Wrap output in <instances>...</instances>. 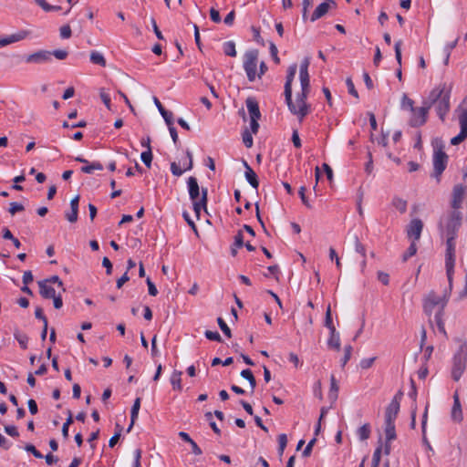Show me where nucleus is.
<instances>
[{
  "label": "nucleus",
  "instance_id": "1",
  "mask_svg": "<svg viewBox=\"0 0 467 467\" xmlns=\"http://www.w3.org/2000/svg\"><path fill=\"white\" fill-rule=\"evenodd\" d=\"M309 61L305 58L299 68V78L301 84V93L297 94L295 101L292 100V82L295 78L297 66L296 64L291 65L287 69L286 82L285 84V97L290 111L302 119L307 113V107L305 99L309 91V75H308Z\"/></svg>",
  "mask_w": 467,
  "mask_h": 467
},
{
  "label": "nucleus",
  "instance_id": "2",
  "mask_svg": "<svg viewBox=\"0 0 467 467\" xmlns=\"http://www.w3.org/2000/svg\"><path fill=\"white\" fill-rule=\"evenodd\" d=\"M451 91V88L450 86H447L445 83L440 84L430 92L425 100L429 109L431 106H435L436 112L441 120H444L446 114L450 110Z\"/></svg>",
  "mask_w": 467,
  "mask_h": 467
},
{
  "label": "nucleus",
  "instance_id": "3",
  "mask_svg": "<svg viewBox=\"0 0 467 467\" xmlns=\"http://www.w3.org/2000/svg\"><path fill=\"white\" fill-rule=\"evenodd\" d=\"M462 215L460 211L451 210L440 220L439 231L442 237L455 240L462 225Z\"/></svg>",
  "mask_w": 467,
  "mask_h": 467
},
{
  "label": "nucleus",
  "instance_id": "4",
  "mask_svg": "<svg viewBox=\"0 0 467 467\" xmlns=\"http://www.w3.org/2000/svg\"><path fill=\"white\" fill-rule=\"evenodd\" d=\"M188 190L191 200L192 201L193 210L197 216L200 215L202 210H206L207 204V189H202L200 196V188L196 178L190 177L188 179Z\"/></svg>",
  "mask_w": 467,
  "mask_h": 467
},
{
  "label": "nucleus",
  "instance_id": "5",
  "mask_svg": "<svg viewBox=\"0 0 467 467\" xmlns=\"http://www.w3.org/2000/svg\"><path fill=\"white\" fill-rule=\"evenodd\" d=\"M448 303L446 295L439 296L435 292H430L423 301V310L429 317L433 313L443 314V310Z\"/></svg>",
  "mask_w": 467,
  "mask_h": 467
},
{
  "label": "nucleus",
  "instance_id": "6",
  "mask_svg": "<svg viewBox=\"0 0 467 467\" xmlns=\"http://www.w3.org/2000/svg\"><path fill=\"white\" fill-rule=\"evenodd\" d=\"M467 363V350L464 345H462L459 351L454 355L451 377L458 381L463 374Z\"/></svg>",
  "mask_w": 467,
  "mask_h": 467
},
{
  "label": "nucleus",
  "instance_id": "7",
  "mask_svg": "<svg viewBox=\"0 0 467 467\" xmlns=\"http://www.w3.org/2000/svg\"><path fill=\"white\" fill-rule=\"evenodd\" d=\"M461 127L460 133L451 140L452 145H458L467 138V102L463 101L456 109Z\"/></svg>",
  "mask_w": 467,
  "mask_h": 467
},
{
  "label": "nucleus",
  "instance_id": "8",
  "mask_svg": "<svg viewBox=\"0 0 467 467\" xmlns=\"http://www.w3.org/2000/svg\"><path fill=\"white\" fill-rule=\"evenodd\" d=\"M455 240L446 239L445 268L450 285L452 282L455 265Z\"/></svg>",
  "mask_w": 467,
  "mask_h": 467
},
{
  "label": "nucleus",
  "instance_id": "9",
  "mask_svg": "<svg viewBox=\"0 0 467 467\" xmlns=\"http://www.w3.org/2000/svg\"><path fill=\"white\" fill-rule=\"evenodd\" d=\"M258 63L257 50H249L244 56V68L250 81H254L257 76L256 68Z\"/></svg>",
  "mask_w": 467,
  "mask_h": 467
},
{
  "label": "nucleus",
  "instance_id": "10",
  "mask_svg": "<svg viewBox=\"0 0 467 467\" xmlns=\"http://www.w3.org/2000/svg\"><path fill=\"white\" fill-rule=\"evenodd\" d=\"M429 110V106L426 104L425 100L423 101V105L421 107H415L413 109H410L409 124L411 127H420L424 125L428 119Z\"/></svg>",
  "mask_w": 467,
  "mask_h": 467
},
{
  "label": "nucleus",
  "instance_id": "11",
  "mask_svg": "<svg viewBox=\"0 0 467 467\" xmlns=\"http://www.w3.org/2000/svg\"><path fill=\"white\" fill-rule=\"evenodd\" d=\"M245 103L250 115V128L252 133L256 134L259 129L258 119L261 117L258 103L253 98H248Z\"/></svg>",
  "mask_w": 467,
  "mask_h": 467
},
{
  "label": "nucleus",
  "instance_id": "12",
  "mask_svg": "<svg viewBox=\"0 0 467 467\" xmlns=\"http://www.w3.org/2000/svg\"><path fill=\"white\" fill-rule=\"evenodd\" d=\"M433 168L434 172L433 176L437 178L439 181V177L441 175L443 171L445 170L448 162V156L442 150V148H435L433 153Z\"/></svg>",
  "mask_w": 467,
  "mask_h": 467
},
{
  "label": "nucleus",
  "instance_id": "13",
  "mask_svg": "<svg viewBox=\"0 0 467 467\" xmlns=\"http://www.w3.org/2000/svg\"><path fill=\"white\" fill-rule=\"evenodd\" d=\"M402 396H403V393L400 390L394 396L391 402L389 404V406L386 409L385 421H390V422L395 421V420L398 416V413L400 411V400L402 399Z\"/></svg>",
  "mask_w": 467,
  "mask_h": 467
},
{
  "label": "nucleus",
  "instance_id": "14",
  "mask_svg": "<svg viewBox=\"0 0 467 467\" xmlns=\"http://www.w3.org/2000/svg\"><path fill=\"white\" fill-rule=\"evenodd\" d=\"M466 192L467 187L462 184H457L453 187L451 202V210L459 211L462 207Z\"/></svg>",
  "mask_w": 467,
  "mask_h": 467
},
{
  "label": "nucleus",
  "instance_id": "15",
  "mask_svg": "<svg viewBox=\"0 0 467 467\" xmlns=\"http://www.w3.org/2000/svg\"><path fill=\"white\" fill-rule=\"evenodd\" d=\"M423 223L420 219H413L410 221L408 228L407 234L410 238H413L414 242L418 241L420 238V234L422 232Z\"/></svg>",
  "mask_w": 467,
  "mask_h": 467
},
{
  "label": "nucleus",
  "instance_id": "16",
  "mask_svg": "<svg viewBox=\"0 0 467 467\" xmlns=\"http://www.w3.org/2000/svg\"><path fill=\"white\" fill-rule=\"evenodd\" d=\"M28 35L27 31L22 30L17 33L0 37V48L8 46L10 44L21 41L25 39Z\"/></svg>",
  "mask_w": 467,
  "mask_h": 467
},
{
  "label": "nucleus",
  "instance_id": "17",
  "mask_svg": "<svg viewBox=\"0 0 467 467\" xmlns=\"http://www.w3.org/2000/svg\"><path fill=\"white\" fill-rule=\"evenodd\" d=\"M51 59V53L46 50H40L26 57L27 63L41 64Z\"/></svg>",
  "mask_w": 467,
  "mask_h": 467
},
{
  "label": "nucleus",
  "instance_id": "18",
  "mask_svg": "<svg viewBox=\"0 0 467 467\" xmlns=\"http://www.w3.org/2000/svg\"><path fill=\"white\" fill-rule=\"evenodd\" d=\"M339 384L334 375L330 377V387L327 393V399L330 402V407L336 402L338 397Z\"/></svg>",
  "mask_w": 467,
  "mask_h": 467
},
{
  "label": "nucleus",
  "instance_id": "19",
  "mask_svg": "<svg viewBox=\"0 0 467 467\" xmlns=\"http://www.w3.org/2000/svg\"><path fill=\"white\" fill-rule=\"evenodd\" d=\"M78 202H79V196L77 195L70 201V208H71L70 212H67L65 214L67 220L70 223H75L78 221Z\"/></svg>",
  "mask_w": 467,
  "mask_h": 467
},
{
  "label": "nucleus",
  "instance_id": "20",
  "mask_svg": "<svg viewBox=\"0 0 467 467\" xmlns=\"http://www.w3.org/2000/svg\"><path fill=\"white\" fill-rule=\"evenodd\" d=\"M330 336L327 338V347L333 350L339 351L340 350V336L336 328H332L329 330Z\"/></svg>",
  "mask_w": 467,
  "mask_h": 467
},
{
  "label": "nucleus",
  "instance_id": "21",
  "mask_svg": "<svg viewBox=\"0 0 467 467\" xmlns=\"http://www.w3.org/2000/svg\"><path fill=\"white\" fill-rule=\"evenodd\" d=\"M451 418L454 421L460 422L462 420V411L457 393L453 396V406L451 410Z\"/></svg>",
  "mask_w": 467,
  "mask_h": 467
},
{
  "label": "nucleus",
  "instance_id": "22",
  "mask_svg": "<svg viewBox=\"0 0 467 467\" xmlns=\"http://www.w3.org/2000/svg\"><path fill=\"white\" fill-rule=\"evenodd\" d=\"M244 165L245 168V172H244L245 179L247 180V182L250 183V185L253 188L257 189L259 182L257 180L256 173L253 171V169L249 166V164L246 161H244Z\"/></svg>",
  "mask_w": 467,
  "mask_h": 467
},
{
  "label": "nucleus",
  "instance_id": "23",
  "mask_svg": "<svg viewBox=\"0 0 467 467\" xmlns=\"http://www.w3.org/2000/svg\"><path fill=\"white\" fill-rule=\"evenodd\" d=\"M40 295L45 298H52L57 295L56 290L48 285V281H40L38 283Z\"/></svg>",
  "mask_w": 467,
  "mask_h": 467
},
{
  "label": "nucleus",
  "instance_id": "24",
  "mask_svg": "<svg viewBox=\"0 0 467 467\" xmlns=\"http://www.w3.org/2000/svg\"><path fill=\"white\" fill-rule=\"evenodd\" d=\"M140 409V398H137L134 400L133 406L131 408V412H130L131 422L127 430L128 431H130L133 424L135 423L136 420L138 419Z\"/></svg>",
  "mask_w": 467,
  "mask_h": 467
},
{
  "label": "nucleus",
  "instance_id": "25",
  "mask_svg": "<svg viewBox=\"0 0 467 467\" xmlns=\"http://www.w3.org/2000/svg\"><path fill=\"white\" fill-rule=\"evenodd\" d=\"M172 389L175 390L181 391L182 389V372L179 370H174L170 379Z\"/></svg>",
  "mask_w": 467,
  "mask_h": 467
},
{
  "label": "nucleus",
  "instance_id": "26",
  "mask_svg": "<svg viewBox=\"0 0 467 467\" xmlns=\"http://www.w3.org/2000/svg\"><path fill=\"white\" fill-rule=\"evenodd\" d=\"M385 435L387 442H391L396 439L395 424L394 422L385 421Z\"/></svg>",
  "mask_w": 467,
  "mask_h": 467
},
{
  "label": "nucleus",
  "instance_id": "27",
  "mask_svg": "<svg viewBox=\"0 0 467 467\" xmlns=\"http://www.w3.org/2000/svg\"><path fill=\"white\" fill-rule=\"evenodd\" d=\"M90 61L93 64H97V65H99L101 67H106V59H105L104 56L100 52L92 51L90 53Z\"/></svg>",
  "mask_w": 467,
  "mask_h": 467
},
{
  "label": "nucleus",
  "instance_id": "28",
  "mask_svg": "<svg viewBox=\"0 0 467 467\" xmlns=\"http://www.w3.org/2000/svg\"><path fill=\"white\" fill-rule=\"evenodd\" d=\"M392 205L401 213H404L407 211V201L400 198L394 197L392 200Z\"/></svg>",
  "mask_w": 467,
  "mask_h": 467
},
{
  "label": "nucleus",
  "instance_id": "29",
  "mask_svg": "<svg viewBox=\"0 0 467 467\" xmlns=\"http://www.w3.org/2000/svg\"><path fill=\"white\" fill-rule=\"evenodd\" d=\"M223 50L225 55L230 57L236 56L235 44L234 41H226L223 44Z\"/></svg>",
  "mask_w": 467,
  "mask_h": 467
},
{
  "label": "nucleus",
  "instance_id": "30",
  "mask_svg": "<svg viewBox=\"0 0 467 467\" xmlns=\"http://www.w3.org/2000/svg\"><path fill=\"white\" fill-rule=\"evenodd\" d=\"M244 245L243 234L239 232L234 237V244L231 248V254L233 256L237 254V249Z\"/></svg>",
  "mask_w": 467,
  "mask_h": 467
},
{
  "label": "nucleus",
  "instance_id": "31",
  "mask_svg": "<svg viewBox=\"0 0 467 467\" xmlns=\"http://www.w3.org/2000/svg\"><path fill=\"white\" fill-rule=\"evenodd\" d=\"M103 166L99 162H93L87 164L81 168V171L84 173L91 174L94 171H101Z\"/></svg>",
  "mask_w": 467,
  "mask_h": 467
},
{
  "label": "nucleus",
  "instance_id": "32",
  "mask_svg": "<svg viewBox=\"0 0 467 467\" xmlns=\"http://www.w3.org/2000/svg\"><path fill=\"white\" fill-rule=\"evenodd\" d=\"M358 438L361 440V441H366L369 438V435H370V426L369 424H364L363 426H361L360 428L358 429Z\"/></svg>",
  "mask_w": 467,
  "mask_h": 467
},
{
  "label": "nucleus",
  "instance_id": "33",
  "mask_svg": "<svg viewBox=\"0 0 467 467\" xmlns=\"http://www.w3.org/2000/svg\"><path fill=\"white\" fill-rule=\"evenodd\" d=\"M241 376L249 381L251 389L254 390L256 385V381L252 371L250 369H244L241 372Z\"/></svg>",
  "mask_w": 467,
  "mask_h": 467
},
{
  "label": "nucleus",
  "instance_id": "34",
  "mask_svg": "<svg viewBox=\"0 0 467 467\" xmlns=\"http://www.w3.org/2000/svg\"><path fill=\"white\" fill-rule=\"evenodd\" d=\"M36 3L46 12L57 11L60 9V6L51 5L46 0H36Z\"/></svg>",
  "mask_w": 467,
  "mask_h": 467
},
{
  "label": "nucleus",
  "instance_id": "35",
  "mask_svg": "<svg viewBox=\"0 0 467 467\" xmlns=\"http://www.w3.org/2000/svg\"><path fill=\"white\" fill-rule=\"evenodd\" d=\"M306 187L302 186L299 189V196L301 198L302 202L309 209L313 208L312 202L309 197L306 194Z\"/></svg>",
  "mask_w": 467,
  "mask_h": 467
},
{
  "label": "nucleus",
  "instance_id": "36",
  "mask_svg": "<svg viewBox=\"0 0 467 467\" xmlns=\"http://www.w3.org/2000/svg\"><path fill=\"white\" fill-rule=\"evenodd\" d=\"M401 108L402 109L410 110L413 109L414 107V101L410 99L406 94H403L401 99Z\"/></svg>",
  "mask_w": 467,
  "mask_h": 467
},
{
  "label": "nucleus",
  "instance_id": "37",
  "mask_svg": "<svg viewBox=\"0 0 467 467\" xmlns=\"http://www.w3.org/2000/svg\"><path fill=\"white\" fill-rule=\"evenodd\" d=\"M353 348L350 345H347L344 348V357L341 358L340 363L341 366L344 367L348 361L350 359L352 355Z\"/></svg>",
  "mask_w": 467,
  "mask_h": 467
},
{
  "label": "nucleus",
  "instance_id": "38",
  "mask_svg": "<svg viewBox=\"0 0 467 467\" xmlns=\"http://www.w3.org/2000/svg\"><path fill=\"white\" fill-rule=\"evenodd\" d=\"M140 159L143 161V163L150 168L152 161L151 149L146 150L145 151L141 152Z\"/></svg>",
  "mask_w": 467,
  "mask_h": 467
},
{
  "label": "nucleus",
  "instance_id": "39",
  "mask_svg": "<svg viewBox=\"0 0 467 467\" xmlns=\"http://www.w3.org/2000/svg\"><path fill=\"white\" fill-rule=\"evenodd\" d=\"M442 316H443V314L435 313V315H434V321L436 323V326H437L439 331L441 333H442L443 335H446V331H445V327H444V323L442 321Z\"/></svg>",
  "mask_w": 467,
  "mask_h": 467
},
{
  "label": "nucleus",
  "instance_id": "40",
  "mask_svg": "<svg viewBox=\"0 0 467 467\" xmlns=\"http://www.w3.org/2000/svg\"><path fill=\"white\" fill-rule=\"evenodd\" d=\"M67 414H68V418L67 419L66 422L63 424V427H62V434H63L64 438L68 437V429H69L70 424H72V422H73V417H72L71 411L68 410Z\"/></svg>",
  "mask_w": 467,
  "mask_h": 467
},
{
  "label": "nucleus",
  "instance_id": "41",
  "mask_svg": "<svg viewBox=\"0 0 467 467\" xmlns=\"http://www.w3.org/2000/svg\"><path fill=\"white\" fill-rule=\"evenodd\" d=\"M99 96H100V99H102L103 103L107 107V109L111 110L112 109H111L110 98H109V95L105 91L104 88H100Z\"/></svg>",
  "mask_w": 467,
  "mask_h": 467
},
{
  "label": "nucleus",
  "instance_id": "42",
  "mask_svg": "<svg viewBox=\"0 0 467 467\" xmlns=\"http://www.w3.org/2000/svg\"><path fill=\"white\" fill-rule=\"evenodd\" d=\"M417 253V245L416 243L413 241L406 253L403 254V260L407 261L410 257L413 256Z\"/></svg>",
  "mask_w": 467,
  "mask_h": 467
},
{
  "label": "nucleus",
  "instance_id": "43",
  "mask_svg": "<svg viewBox=\"0 0 467 467\" xmlns=\"http://www.w3.org/2000/svg\"><path fill=\"white\" fill-rule=\"evenodd\" d=\"M141 450L136 449L133 451V462L131 467H141L140 460H141Z\"/></svg>",
  "mask_w": 467,
  "mask_h": 467
},
{
  "label": "nucleus",
  "instance_id": "44",
  "mask_svg": "<svg viewBox=\"0 0 467 467\" xmlns=\"http://www.w3.org/2000/svg\"><path fill=\"white\" fill-rule=\"evenodd\" d=\"M325 326L329 329L332 330V328H336L331 317V309L328 306L326 311V318H325Z\"/></svg>",
  "mask_w": 467,
  "mask_h": 467
},
{
  "label": "nucleus",
  "instance_id": "45",
  "mask_svg": "<svg viewBox=\"0 0 467 467\" xmlns=\"http://www.w3.org/2000/svg\"><path fill=\"white\" fill-rule=\"evenodd\" d=\"M15 337L22 348L26 349L27 348L28 337L26 335L16 333Z\"/></svg>",
  "mask_w": 467,
  "mask_h": 467
},
{
  "label": "nucleus",
  "instance_id": "46",
  "mask_svg": "<svg viewBox=\"0 0 467 467\" xmlns=\"http://www.w3.org/2000/svg\"><path fill=\"white\" fill-rule=\"evenodd\" d=\"M381 450H382L381 447H378L375 450V451L373 453V457H372V466L371 467H379V462H380Z\"/></svg>",
  "mask_w": 467,
  "mask_h": 467
},
{
  "label": "nucleus",
  "instance_id": "47",
  "mask_svg": "<svg viewBox=\"0 0 467 467\" xmlns=\"http://www.w3.org/2000/svg\"><path fill=\"white\" fill-rule=\"evenodd\" d=\"M401 45H402V41L398 40L395 43V47H394L396 60L400 66H401Z\"/></svg>",
  "mask_w": 467,
  "mask_h": 467
},
{
  "label": "nucleus",
  "instance_id": "48",
  "mask_svg": "<svg viewBox=\"0 0 467 467\" xmlns=\"http://www.w3.org/2000/svg\"><path fill=\"white\" fill-rule=\"evenodd\" d=\"M243 142L247 148H251L253 146V137L250 131L244 130L243 133Z\"/></svg>",
  "mask_w": 467,
  "mask_h": 467
},
{
  "label": "nucleus",
  "instance_id": "49",
  "mask_svg": "<svg viewBox=\"0 0 467 467\" xmlns=\"http://www.w3.org/2000/svg\"><path fill=\"white\" fill-rule=\"evenodd\" d=\"M217 322H218L220 328L224 333V335L227 336L228 337H230L231 330H230L229 327L227 326V324L224 322V320L222 317H218Z\"/></svg>",
  "mask_w": 467,
  "mask_h": 467
},
{
  "label": "nucleus",
  "instance_id": "50",
  "mask_svg": "<svg viewBox=\"0 0 467 467\" xmlns=\"http://www.w3.org/2000/svg\"><path fill=\"white\" fill-rule=\"evenodd\" d=\"M329 258L331 261H335L337 268L338 270H340L341 269L340 258L338 257V255L334 248L329 249Z\"/></svg>",
  "mask_w": 467,
  "mask_h": 467
},
{
  "label": "nucleus",
  "instance_id": "51",
  "mask_svg": "<svg viewBox=\"0 0 467 467\" xmlns=\"http://www.w3.org/2000/svg\"><path fill=\"white\" fill-rule=\"evenodd\" d=\"M278 442H279V453L282 454L285 451V448L287 444V437L285 434H280L278 436Z\"/></svg>",
  "mask_w": 467,
  "mask_h": 467
},
{
  "label": "nucleus",
  "instance_id": "52",
  "mask_svg": "<svg viewBox=\"0 0 467 467\" xmlns=\"http://www.w3.org/2000/svg\"><path fill=\"white\" fill-rule=\"evenodd\" d=\"M323 173H326L327 180L330 182V185L333 184V171L329 165L327 163H323Z\"/></svg>",
  "mask_w": 467,
  "mask_h": 467
},
{
  "label": "nucleus",
  "instance_id": "53",
  "mask_svg": "<svg viewBox=\"0 0 467 467\" xmlns=\"http://www.w3.org/2000/svg\"><path fill=\"white\" fill-rule=\"evenodd\" d=\"M375 359H376L375 357L368 358H363V359H361L359 366L363 369L369 368L373 365Z\"/></svg>",
  "mask_w": 467,
  "mask_h": 467
},
{
  "label": "nucleus",
  "instance_id": "54",
  "mask_svg": "<svg viewBox=\"0 0 467 467\" xmlns=\"http://www.w3.org/2000/svg\"><path fill=\"white\" fill-rule=\"evenodd\" d=\"M205 337L210 340H214V341H218V342H220L222 340V337L217 331L207 330L205 332Z\"/></svg>",
  "mask_w": 467,
  "mask_h": 467
},
{
  "label": "nucleus",
  "instance_id": "55",
  "mask_svg": "<svg viewBox=\"0 0 467 467\" xmlns=\"http://www.w3.org/2000/svg\"><path fill=\"white\" fill-rule=\"evenodd\" d=\"M186 154H187V160L182 162V166H183L182 170H184V171H188L192 168V153L189 150H187Z\"/></svg>",
  "mask_w": 467,
  "mask_h": 467
},
{
  "label": "nucleus",
  "instance_id": "56",
  "mask_svg": "<svg viewBox=\"0 0 467 467\" xmlns=\"http://www.w3.org/2000/svg\"><path fill=\"white\" fill-rule=\"evenodd\" d=\"M171 171L174 176H181L184 171V170H182V168H181L180 164H178L176 162H172L171 164Z\"/></svg>",
  "mask_w": 467,
  "mask_h": 467
},
{
  "label": "nucleus",
  "instance_id": "57",
  "mask_svg": "<svg viewBox=\"0 0 467 467\" xmlns=\"http://www.w3.org/2000/svg\"><path fill=\"white\" fill-rule=\"evenodd\" d=\"M23 210H24V206L21 203H18L16 202L10 203L9 213L12 215H14L16 213L21 212Z\"/></svg>",
  "mask_w": 467,
  "mask_h": 467
},
{
  "label": "nucleus",
  "instance_id": "58",
  "mask_svg": "<svg viewBox=\"0 0 467 467\" xmlns=\"http://www.w3.org/2000/svg\"><path fill=\"white\" fill-rule=\"evenodd\" d=\"M25 450L28 452H31L33 453V455L36 457V458H38V459H41L43 458V455L41 452H39L36 447L32 444H27L26 447H25Z\"/></svg>",
  "mask_w": 467,
  "mask_h": 467
},
{
  "label": "nucleus",
  "instance_id": "59",
  "mask_svg": "<svg viewBox=\"0 0 467 467\" xmlns=\"http://www.w3.org/2000/svg\"><path fill=\"white\" fill-rule=\"evenodd\" d=\"M60 36L62 38H69L71 36V29L68 25L63 26L60 28Z\"/></svg>",
  "mask_w": 467,
  "mask_h": 467
},
{
  "label": "nucleus",
  "instance_id": "60",
  "mask_svg": "<svg viewBox=\"0 0 467 467\" xmlns=\"http://www.w3.org/2000/svg\"><path fill=\"white\" fill-rule=\"evenodd\" d=\"M146 283L148 285L149 294L152 296H155L158 294V290L155 285L151 282V280L149 277L146 279Z\"/></svg>",
  "mask_w": 467,
  "mask_h": 467
},
{
  "label": "nucleus",
  "instance_id": "61",
  "mask_svg": "<svg viewBox=\"0 0 467 467\" xmlns=\"http://www.w3.org/2000/svg\"><path fill=\"white\" fill-rule=\"evenodd\" d=\"M346 84H347V87H348V92H349L352 96H354V97L358 98V91H357V90H356V88H355V86H354L353 81H352L350 78H348V79H347V81H346Z\"/></svg>",
  "mask_w": 467,
  "mask_h": 467
},
{
  "label": "nucleus",
  "instance_id": "62",
  "mask_svg": "<svg viewBox=\"0 0 467 467\" xmlns=\"http://www.w3.org/2000/svg\"><path fill=\"white\" fill-rule=\"evenodd\" d=\"M117 427L119 428L118 431L115 433L114 436H112L110 438V440L109 441V445L111 448L115 446V444L118 442V441L120 437L121 428L119 425H117Z\"/></svg>",
  "mask_w": 467,
  "mask_h": 467
},
{
  "label": "nucleus",
  "instance_id": "63",
  "mask_svg": "<svg viewBox=\"0 0 467 467\" xmlns=\"http://www.w3.org/2000/svg\"><path fill=\"white\" fill-rule=\"evenodd\" d=\"M162 118L164 119L165 122L169 127L172 126V113L167 110H164L162 113H161Z\"/></svg>",
  "mask_w": 467,
  "mask_h": 467
},
{
  "label": "nucleus",
  "instance_id": "64",
  "mask_svg": "<svg viewBox=\"0 0 467 467\" xmlns=\"http://www.w3.org/2000/svg\"><path fill=\"white\" fill-rule=\"evenodd\" d=\"M210 16H211V19L214 23H220L221 22V16H220L219 12L216 9L211 8Z\"/></svg>",
  "mask_w": 467,
  "mask_h": 467
}]
</instances>
